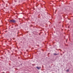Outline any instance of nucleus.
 Here are the masks:
<instances>
[{"label": "nucleus", "mask_w": 73, "mask_h": 73, "mask_svg": "<svg viewBox=\"0 0 73 73\" xmlns=\"http://www.w3.org/2000/svg\"><path fill=\"white\" fill-rule=\"evenodd\" d=\"M10 23H15L16 22V21L14 19H12V20H10Z\"/></svg>", "instance_id": "obj_1"}, {"label": "nucleus", "mask_w": 73, "mask_h": 73, "mask_svg": "<svg viewBox=\"0 0 73 73\" xmlns=\"http://www.w3.org/2000/svg\"><path fill=\"white\" fill-rule=\"evenodd\" d=\"M36 68L37 69L39 70L40 69H41V67H36Z\"/></svg>", "instance_id": "obj_2"}, {"label": "nucleus", "mask_w": 73, "mask_h": 73, "mask_svg": "<svg viewBox=\"0 0 73 73\" xmlns=\"http://www.w3.org/2000/svg\"><path fill=\"white\" fill-rule=\"evenodd\" d=\"M58 54H56V53H54V55L56 56V55H57Z\"/></svg>", "instance_id": "obj_3"}, {"label": "nucleus", "mask_w": 73, "mask_h": 73, "mask_svg": "<svg viewBox=\"0 0 73 73\" xmlns=\"http://www.w3.org/2000/svg\"><path fill=\"white\" fill-rule=\"evenodd\" d=\"M69 71V70L68 69L66 70V72H68Z\"/></svg>", "instance_id": "obj_4"}, {"label": "nucleus", "mask_w": 73, "mask_h": 73, "mask_svg": "<svg viewBox=\"0 0 73 73\" xmlns=\"http://www.w3.org/2000/svg\"><path fill=\"white\" fill-rule=\"evenodd\" d=\"M37 45V46H39V45Z\"/></svg>", "instance_id": "obj_5"}]
</instances>
